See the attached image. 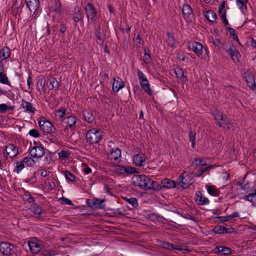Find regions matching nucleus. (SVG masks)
<instances>
[{
	"label": "nucleus",
	"instance_id": "nucleus-1",
	"mask_svg": "<svg viewBox=\"0 0 256 256\" xmlns=\"http://www.w3.org/2000/svg\"><path fill=\"white\" fill-rule=\"evenodd\" d=\"M150 178L144 174H135L132 178L134 186H138L142 189L148 190Z\"/></svg>",
	"mask_w": 256,
	"mask_h": 256
},
{
	"label": "nucleus",
	"instance_id": "nucleus-2",
	"mask_svg": "<svg viewBox=\"0 0 256 256\" xmlns=\"http://www.w3.org/2000/svg\"><path fill=\"white\" fill-rule=\"evenodd\" d=\"M102 133L99 129L94 128L88 130L86 135V142L90 144H98L102 138Z\"/></svg>",
	"mask_w": 256,
	"mask_h": 256
},
{
	"label": "nucleus",
	"instance_id": "nucleus-3",
	"mask_svg": "<svg viewBox=\"0 0 256 256\" xmlns=\"http://www.w3.org/2000/svg\"><path fill=\"white\" fill-rule=\"evenodd\" d=\"M0 252L6 256H17L16 247L9 242H1L0 243Z\"/></svg>",
	"mask_w": 256,
	"mask_h": 256
},
{
	"label": "nucleus",
	"instance_id": "nucleus-4",
	"mask_svg": "<svg viewBox=\"0 0 256 256\" xmlns=\"http://www.w3.org/2000/svg\"><path fill=\"white\" fill-rule=\"evenodd\" d=\"M38 125L40 129L44 132L52 134L55 133L56 131V128L53 126L52 124L44 116L40 118Z\"/></svg>",
	"mask_w": 256,
	"mask_h": 256
},
{
	"label": "nucleus",
	"instance_id": "nucleus-5",
	"mask_svg": "<svg viewBox=\"0 0 256 256\" xmlns=\"http://www.w3.org/2000/svg\"><path fill=\"white\" fill-rule=\"evenodd\" d=\"M214 119L218 122V124L220 127H224V124H230L229 122V119L225 114H222L218 110H214L212 112Z\"/></svg>",
	"mask_w": 256,
	"mask_h": 256
},
{
	"label": "nucleus",
	"instance_id": "nucleus-6",
	"mask_svg": "<svg viewBox=\"0 0 256 256\" xmlns=\"http://www.w3.org/2000/svg\"><path fill=\"white\" fill-rule=\"evenodd\" d=\"M116 172L118 174L119 176L126 174H130L135 173H138L137 169L129 166H124V165H116Z\"/></svg>",
	"mask_w": 256,
	"mask_h": 256
},
{
	"label": "nucleus",
	"instance_id": "nucleus-7",
	"mask_svg": "<svg viewBox=\"0 0 256 256\" xmlns=\"http://www.w3.org/2000/svg\"><path fill=\"white\" fill-rule=\"evenodd\" d=\"M77 118L76 116H70L64 118L62 120V123L65 131L68 128H70L72 130H74L76 128V123Z\"/></svg>",
	"mask_w": 256,
	"mask_h": 256
},
{
	"label": "nucleus",
	"instance_id": "nucleus-8",
	"mask_svg": "<svg viewBox=\"0 0 256 256\" xmlns=\"http://www.w3.org/2000/svg\"><path fill=\"white\" fill-rule=\"evenodd\" d=\"M194 178L190 177L186 172L182 173L178 178L179 184H180L183 188H188L189 186L194 182Z\"/></svg>",
	"mask_w": 256,
	"mask_h": 256
},
{
	"label": "nucleus",
	"instance_id": "nucleus-9",
	"mask_svg": "<svg viewBox=\"0 0 256 256\" xmlns=\"http://www.w3.org/2000/svg\"><path fill=\"white\" fill-rule=\"evenodd\" d=\"M34 144L36 145L34 146L30 150V155L34 158H40L45 154L44 148L41 144L37 145L36 142H34Z\"/></svg>",
	"mask_w": 256,
	"mask_h": 256
},
{
	"label": "nucleus",
	"instance_id": "nucleus-10",
	"mask_svg": "<svg viewBox=\"0 0 256 256\" xmlns=\"http://www.w3.org/2000/svg\"><path fill=\"white\" fill-rule=\"evenodd\" d=\"M182 16L187 22H192L194 19V14L192 8L188 4H184L182 9Z\"/></svg>",
	"mask_w": 256,
	"mask_h": 256
},
{
	"label": "nucleus",
	"instance_id": "nucleus-11",
	"mask_svg": "<svg viewBox=\"0 0 256 256\" xmlns=\"http://www.w3.org/2000/svg\"><path fill=\"white\" fill-rule=\"evenodd\" d=\"M188 46L190 48L192 49L198 56H200L202 53L203 46L198 42L190 41L188 42Z\"/></svg>",
	"mask_w": 256,
	"mask_h": 256
},
{
	"label": "nucleus",
	"instance_id": "nucleus-12",
	"mask_svg": "<svg viewBox=\"0 0 256 256\" xmlns=\"http://www.w3.org/2000/svg\"><path fill=\"white\" fill-rule=\"evenodd\" d=\"M10 158H14L16 156L18 153V149L14 144H10L5 146L4 154H5Z\"/></svg>",
	"mask_w": 256,
	"mask_h": 256
},
{
	"label": "nucleus",
	"instance_id": "nucleus-13",
	"mask_svg": "<svg viewBox=\"0 0 256 256\" xmlns=\"http://www.w3.org/2000/svg\"><path fill=\"white\" fill-rule=\"evenodd\" d=\"M159 244L162 248L170 250H184L182 246L174 245L168 242L160 241Z\"/></svg>",
	"mask_w": 256,
	"mask_h": 256
},
{
	"label": "nucleus",
	"instance_id": "nucleus-14",
	"mask_svg": "<svg viewBox=\"0 0 256 256\" xmlns=\"http://www.w3.org/2000/svg\"><path fill=\"white\" fill-rule=\"evenodd\" d=\"M244 77L247 86L252 90L256 88L255 78L254 75L250 72H244Z\"/></svg>",
	"mask_w": 256,
	"mask_h": 256
},
{
	"label": "nucleus",
	"instance_id": "nucleus-15",
	"mask_svg": "<svg viewBox=\"0 0 256 256\" xmlns=\"http://www.w3.org/2000/svg\"><path fill=\"white\" fill-rule=\"evenodd\" d=\"M104 202V200H100L98 198L95 199H87L86 203L87 205L92 208H102L101 206L102 204Z\"/></svg>",
	"mask_w": 256,
	"mask_h": 256
},
{
	"label": "nucleus",
	"instance_id": "nucleus-16",
	"mask_svg": "<svg viewBox=\"0 0 256 256\" xmlns=\"http://www.w3.org/2000/svg\"><path fill=\"white\" fill-rule=\"evenodd\" d=\"M94 34L96 38L99 41L97 42L100 44H103L104 36L102 32L101 25L100 23H98L96 26L94 28Z\"/></svg>",
	"mask_w": 256,
	"mask_h": 256
},
{
	"label": "nucleus",
	"instance_id": "nucleus-17",
	"mask_svg": "<svg viewBox=\"0 0 256 256\" xmlns=\"http://www.w3.org/2000/svg\"><path fill=\"white\" fill-rule=\"evenodd\" d=\"M124 86V84L122 80L119 78H114V82L112 84V90L114 92H117L118 91Z\"/></svg>",
	"mask_w": 256,
	"mask_h": 256
},
{
	"label": "nucleus",
	"instance_id": "nucleus-18",
	"mask_svg": "<svg viewBox=\"0 0 256 256\" xmlns=\"http://www.w3.org/2000/svg\"><path fill=\"white\" fill-rule=\"evenodd\" d=\"M206 165V162L204 158H195L193 160L190 168L192 170H196L199 166H204Z\"/></svg>",
	"mask_w": 256,
	"mask_h": 256
},
{
	"label": "nucleus",
	"instance_id": "nucleus-19",
	"mask_svg": "<svg viewBox=\"0 0 256 256\" xmlns=\"http://www.w3.org/2000/svg\"><path fill=\"white\" fill-rule=\"evenodd\" d=\"M85 11L88 20L90 16H97V11L91 3L87 4L85 8Z\"/></svg>",
	"mask_w": 256,
	"mask_h": 256
},
{
	"label": "nucleus",
	"instance_id": "nucleus-20",
	"mask_svg": "<svg viewBox=\"0 0 256 256\" xmlns=\"http://www.w3.org/2000/svg\"><path fill=\"white\" fill-rule=\"evenodd\" d=\"M10 50L6 46L0 48V61H2L9 58L10 56Z\"/></svg>",
	"mask_w": 256,
	"mask_h": 256
},
{
	"label": "nucleus",
	"instance_id": "nucleus-21",
	"mask_svg": "<svg viewBox=\"0 0 256 256\" xmlns=\"http://www.w3.org/2000/svg\"><path fill=\"white\" fill-rule=\"evenodd\" d=\"M26 6L30 11L36 12L40 6V1L25 0Z\"/></svg>",
	"mask_w": 256,
	"mask_h": 256
},
{
	"label": "nucleus",
	"instance_id": "nucleus-22",
	"mask_svg": "<svg viewBox=\"0 0 256 256\" xmlns=\"http://www.w3.org/2000/svg\"><path fill=\"white\" fill-rule=\"evenodd\" d=\"M203 13L204 14L205 18L210 22H214L217 18L216 14L212 10L204 11Z\"/></svg>",
	"mask_w": 256,
	"mask_h": 256
},
{
	"label": "nucleus",
	"instance_id": "nucleus-23",
	"mask_svg": "<svg viewBox=\"0 0 256 256\" xmlns=\"http://www.w3.org/2000/svg\"><path fill=\"white\" fill-rule=\"evenodd\" d=\"M144 156L142 154H138L134 155L132 160L134 164L136 166H142V163L145 160Z\"/></svg>",
	"mask_w": 256,
	"mask_h": 256
},
{
	"label": "nucleus",
	"instance_id": "nucleus-24",
	"mask_svg": "<svg viewBox=\"0 0 256 256\" xmlns=\"http://www.w3.org/2000/svg\"><path fill=\"white\" fill-rule=\"evenodd\" d=\"M28 246L30 251L34 254H38L42 250V247L40 244L34 242H28Z\"/></svg>",
	"mask_w": 256,
	"mask_h": 256
},
{
	"label": "nucleus",
	"instance_id": "nucleus-25",
	"mask_svg": "<svg viewBox=\"0 0 256 256\" xmlns=\"http://www.w3.org/2000/svg\"><path fill=\"white\" fill-rule=\"evenodd\" d=\"M162 188H175L176 184L175 182L170 179H164L161 181Z\"/></svg>",
	"mask_w": 256,
	"mask_h": 256
},
{
	"label": "nucleus",
	"instance_id": "nucleus-26",
	"mask_svg": "<svg viewBox=\"0 0 256 256\" xmlns=\"http://www.w3.org/2000/svg\"><path fill=\"white\" fill-rule=\"evenodd\" d=\"M82 116L86 121L91 124L94 120V116L92 113L86 110H83L82 112Z\"/></svg>",
	"mask_w": 256,
	"mask_h": 256
},
{
	"label": "nucleus",
	"instance_id": "nucleus-27",
	"mask_svg": "<svg viewBox=\"0 0 256 256\" xmlns=\"http://www.w3.org/2000/svg\"><path fill=\"white\" fill-rule=\"evenodd\" d=\"M174 73L177 78H180L182 82L188 80V78L184 75V71L182 68L178 66L174 70Z\"/></svg>",
	"mask_w": 256,
	"mask_h": 256
},
{
	"label": "nucleus",
	"instance_id": "nucleus-28",
	"mask_svg": "<svg viewBox=\"0 0 256 256\" xmlns=\"http://www.w3.org/2000/svg\"><path fill=\"white\" fill-rule=\"evenodd\" d=\"M22 108L25 110V111L26 112L34 113L35 112V108L33 107L32 104L30 102H26L25 100H22Z\"/></svg>",
	"mask_w": 256,
	"mask_h": 256
},
{
	"label": "nucleus",
	"instance_id": "nucleus-29",
	"mask_svg": "<svg viewBox=\"0 0 256 256\" xmlns=\"http://www.w3.org/2000/svg\"><path fill=\"white\" fill-rule=\"evenodd\" d=\"M168 38L166 41L168 46L171 48L176 47L177 42L173 34L170 32H167Z\"/></svg>",
	"mask_w": 256,
	"mask_h": 256
},
{
	"label": "nucleus",
	"instance_id": "nucleus-30",
	"mask_svg": "<svg viewBox=\"0 0 256 256\" xmlns=\"http://www.w3.org/2000/svg\"><path fill=\"white\" fill-rule=\"evenodd\" d=\"M121 156V150L118 148H112L110 154L111 160L116 161Z\"/></svg>",
	"mask_w": 256,
	"mask_h": 256
},
{
	"label": "nucleus",
	"instance_id": "nucleus-31",
	"mask_svg": "<svg viewBox=\"0 0 256 256\" xmlns=\"http://www.w3.org/2000/svg\"><path fill=\"white\" fill-rule=\"evenodd\" d=\"M73 20L76 22H84V14L80 10H78L77 11H75L72 16Z\"/></svg>",
	"mask_w": 256,
	"mask_h": 256
},
{
	"label": "nucleus",
	"instance_id": "nucleus-32",
	"mask_svg": "<svg viewBox=\"0 0 256 256\" xmlns=\"http://www.w3.org/2000/svg\"><path fill=\"white\" fill-rule=\"evenodd\" d=\"M149 184L150 186H148V190H152L158 191L162 188V187L161 186L162 184H158L157 182L154 181L151 178L150 179Z\"/></svg>",
	"mask_w": 256,
	"mask_h": 256
},
{
	"label": "nucleus",
	"instance_id": "nucleus-33",
	"mask_svg": "<svg viewBox=\"0 0 256 256\" xmlns=\"http://www.w3.org/2000/svg\"><path fill=\"white\" fill-rule=\"evenodd\" d=\"M38 254L40 256H54L56 255V252L54 250L42 248V250Z\"/></svg>",
	"mask_w": 256,
	"mask_h": 256
},
{
	"label": "nucleus",
	"instance_id": "nucleus-34",
	"mask_svg": "<svg viewBox=\"0 0 256 256\" xmlns=\"http://www.w3.org/2000/svg\"><path fill=\"white\" fill-rule=\"evenodd\" d=\"M196 134L194 131L192 130L190 128L188 132V137L190 142H192V147L194 148L195 147L196 144Z\"/></svg>",
	"mask_w": 256,
	"mask_h": 256
},
{
	"label": "nucleus",
	"instance_id": "nucleus-35",
	"mask_svg": "<svg viewBox=\"0 0 256 256\" xmlns=\"http://www.w3.org/2000/svg\"><path fill=\"white\" fill-rule=\"evenodd\" d=\"M226 31L229 34L230 36L232 38L233 40H235L238 42L240 46H241V43L240 42L238 37L236 34H235V30L231 28H228L226 30Z\"/></svg>",
	"mask_w": 256,
	"mask_h": 256
},
{
	"label": "nucleus",
	"instance_id": "nucleus-36",
	"mask_svg": "<svg viewBox=\"0 0 256 256\" xmlns=\"http://www.w3.org/2000/svg\"><path fill=\"white\" fill-rule=\"evenodd\" d=\"M140 85L144 89L145 92H146L148 95L152 96V91L150 88V84L149 83L148 80V82H146V84H144L143 82L140 83Z\"/></svg>",
	"mask_w": 256,
	"mask_h": 256
},
{
	"label": "nucleus",
	"instance_id": "nucleus-37",
	"mask_svg": "<svg viewBox=\"0 0 256 256\" xmlns=\"http://www.w3.org/2000/svg\"><path fill=\"white\" fill-rule=\"evenodd\" d=\"M196 200L199 205H206L209 203V200L208 198L203 197L202 196L197 195L196 198Z\"/></svg>",
	"mask_w": 256,
	"mask_h": 256
},
{
	"label": "nucleus",
	"instance_id": "nucleus-38",
	"mask_svg": "<svg viewBox=\"0 0 256 256\" xmlns=\"http://www.w3.org/2000/svg\"><path fill=\"white\" fill-rule=\"evenodd\" d=\"M30 210L35 214L41 215L42 214V209L41 207L38 206L36 204L32 205Z\"/></svg>",
	"mask_w": 256,
	"mask_h": 256
},
{
	"label": "nucleus",
	"instance_id": "nucleus-39",
	"mask_svg": "<svg viewBox=\"0 0 256 256\" xmlns=\"http://www.w3.org/2000/svg\"><path fill=\"white\" fill-rule=\"evenodd\" d=\"M122 198L134 208H136L138 206V200L135 198H127L126 197H122Z\"/></svg>",
	"mask_w": 256,
	"mask_h": 256
},
{
	"label": "nucleus",
	"instance_id": "nucleus-40",
	"mask_svg": "<svg viewBox=\"0 0 256 256\" xmlns=\"http://www.w3.org/2000/svg\"><path fill=\"white\" fill-rule=\"evenodd\" d=\"M215 250H218V252H222L225 255L230 254L232 251L230 248L224 246H216Z\"/></svg>",
	"mask_w": 256,
	"mask_h": 256
},
{
	"label": "nucleus",
	"instance_id": "nucleus-41",
	"mask_svg": "<svg viewBox=\"0 0 256 256\" xmlns=\"http://www.w3.org/2000/svg\"><path fill=\"white\" fill-rule=\"evenodd\" d=\"M207 190L209 194L214 196H218L220 194L219 190L214 186H208Z\"/></svg>",
	"mask_w": 256,
	"mask_h": 256
},
{
	"label": "nucleus",
	"instance_id": "nucleus-42",
	"mask_svg": "<svg viewBox=\"0 0 256 256\" xmlns=\"http://www.w3.org/2000/svg\"><path fill=\"white\" fill-rule=\"evenodd\" d=\"M228 54L230 56L234 62L236 63L239 62L240 58L241 56L238 50L232 52L228 53Z\"/></svg>",
	"mask_w": 256,
	"mask_h": 256
},
{
	"label": "nucleus",
	"instance_id": "nucleus-43",
	"mask_svg": "<svg viewBox=\"0 0 256 256\" xmlns=\"http://www.w3.org/2000/svg\"><path fill=\"white\" fill-rule=\"evenodd\" d=\"M37 89L40 92L42 90L45 92L46 90L45 88V84L42 78L38 79L36 83Z\"/></svg>",
	"mask_w": 256,
	"mask_h": 256
},
{
	"label": "nucleus",
	"instance_id": "nucleus-44",
	"mask_svg": "<svg viewBox=\"0 0 256 256\" xmlns=\"http://www.w3.org/2000/svg\"><path fill=\"white\" fill-rule=\"evenodd\" d=\"M16 166V168L14 170V172H16L17 174H18L20 171H22L24 168V164L22 162V160L19 162H16L15 163Z\"/></svg>",
	"mask_w": 256,
	"mask_h": 256
},
{
	"label": "nucleus",
	"instance_id": "nucleus-45",
	"mask_svg": "<svg viewBox=\"0 0 256 256\" xmlns=\"http://www.w3.org/2000/svg\"><path fill=\"white\" fill-rule=\"evenodd\" d=\"M22 162L26 166H32L36 163L35 160L30 157H26L22 160Z\"/></svg>",
	"mask_w": 256,
	"mask_h": 256
},
{
	"label": "nucleus",
	"instance_id": "nucleus-46",
	"mask_svg": "<svg viewBox=\"0 0 256 256\" xmlns=\"http://www.w3.org/2000/svg\"><path fill=\"white\" fill-rule=\"evenodd\" d=\"M62 173L66 178L70 182H74L76 180V176L70 172L64 170Z\"/></svg>",
	"mask_w": 256,
	"mask_h": 256
},
{
	"label": "nucleus",
	"instance_id": "nucleus-47",
	"mask_svg": "<svg viewBox=\"0 0 256 256\" xmlns=\"http://www.w3.org/2000/svg\"><path fill=\"white\" fill-rule=\"evenodd\" d=\"M248 0H236V4L238 6H240V8L241 10H246V2H248Z\"/></svg>",
	"mask_w": 256,
	"mask_h": 256
},
{
	"label": "nucleus",
	"instance_id": "nucleus-48",
	"mask_svg": "<svg viewBox=\"0 0 256 256\" xmlns=\"http://www.w3.org/2000/svg\"><path fill=\"white\" fill-rule=\"evenodd\" d=\"M0 82L8 85L10 84L6 75L2 72H0Z\"/></svg>",
	"mask_w": 256,
	"mask_h": 256
},
{
	"label": "nucleus",
	"instance_id": "nucleus-49",
	"mask_svg": "<svg viewBox=\"0 0 256 256\" xmlns=\"http://www.w3.org/2000/svg\"><path fill=\"white\" fill-rule=\"evenodd\" d=\"M138 76L140 81V83L142 82H146L148 80L144 74L140 70H138Z\"/></svg>",
	"mask_w": 256,
	"mask_h": 256
},
{
	"label": "nucleus",
	"instance_id": "nucleus-50",
	"mask_svg": "<svg viewBox=\"0 0 256 256\" xmlns=\"http://www.w3.org/2000/svg\"><path fill=\"white\" fill-rule=\"evenodd\" d=\"M50 84L52 85V88L58 89L59 86V83L58 81L54 78H50Z\"/></svg>",
	"mask_w": 256,
	"mask_h": 256
},
{
	"label": "nucleus",
	"instance_id": "nucleus-51",
	"mask_svg": "<svg viewBox=\"0 0 256 256\" xmlns=\"http://www.w3.org/2000/svg\"><path fill=\"white\" fill-rule=\"evenodd\" d=\"M66 110L64 108H62L58 110L56 112V116L58 115L59 118H62L66 114Z\"/></svg>",
	"mask_w": 256,
	"mask_h": 256
},
{
	"label": "nucleus",
	"instance_id": "nucleus-52",
	"mask_svg": "<svg viewBox=\"0 0 256 256\" xmlns=\"http://www.w3.org/2000/svg\"><path fill=\"white\" fill-rule=\"evenodd\" d=\"M224 227L222 226H215L212 230V232H214L216 234H224Z\"/></svg>",
	"mask_w": 256,
	"mask_h": 256
},
{
	"label": "nucleus",
	"instance_id": "nucleus-53",
	"mask_svg": "<svg viewBox=\"0 0 256 256\" xmlns=\"http://www.w3.org/2000/svg\"><path fill=\"white\" fill-rule=\"evenodd\" d=\"M212 43L215 46H218L219 48H224V44L218 38L212 40Z\"/></svg>",
	"mask_w": 256,
	"mask_h": 256
},
{
	"label": "nucleus",
	"instance_id": "nucleus-54",
	"mask_svg": "<svg viewBox=\"0 0 256 256\" xmlns=\"http://www.w3.org/2000/svg\"><path fill=\"white\" fill-rule=\"evenodd\" d=\"M8 110H12L10 106H8L6 104H0V113L4 114Z\"/></svg>",
	"mask_w": 256,
	"mask_h": 256
},
{
	"label": "nucleus",
	"instance_id": "nucleus-55",
	"mask_svg": "<svg viewBox=\"0 0 256 256\" xmlns=\"http://www.w3.org/2000/svg\"><path fill=\"white\" fill-rule=\"evenodd\" d=\"M29 134L34 138H38L40 136V134L38 131L36 129H32L29 131Z\"/></svg>",
	"mask_w": 256,
	"mask_h": 256
},
{
	"label": "nucleus",
	"instance_id": "nucleus-56",
	"mask_svg": "<svg viewBox=\"0 0 256 256\" xmlns=\"http://www.w3.org/2000/svg\"><path fill=\"white\" fill-rule=\"evenodd\" d=\"M70 154L68 151L65 150H62L60 152L58 153L59 157L63 158H68Z\"/></svg>",
	"mask_w": 256,
	"mask_h": 256
},
{
	"label": "nucleus",
	"instance_id": "nucleus-57",
	"mask_svg": "<svg viewBox=\"0 0 256 256\" xmlns=\"http://www.w3.org/2000/svg\"><path fill=\"white\" fill-rule=\"evenodd\" d=\"M151 56L150 54H144L143 60L146 64H149L151 61Z\"/></svg>",
	"mask_w": 256,
	"mask_h": 256
},
{
	"label": "nucleus",
	"instance_id": "nucleus-58",
	"mask_svg": "<svg viewBox=\"0 0 256 256\" xmlns=\"http://www.w3.org/2000/svg\"><path fill=\"white\" fill-rule=\"evenodd\" d=\"M60 200L62 202H64V203L68 205H70V206L74 205L73 203L72 202V201L70 200H69L68 198H66L64 196H62V198H60Z\"/></svg>",
	"mask_w": 256,
	"mask_h": 256
},
{
	"label": "nucleus",
	"instance_id": "nucleus-59",
	"mask_svg": "<svg viewBox=\"0 0 256 256\" xmlns=\"http://www.w3.org/2000/svg\"><path fill=\"white\" fill-rule=\"evenodd\" d=\"M226 3V2L224 1L222 2V3L220 6L218 8V12L219 14H222V10H224V9L225 8Z\"/></svg>",
	"mask_w": 256,
	"mask_h": 256
},
{
	"label": "nucleus",
	"instance_id": "nucleus-60",
	"mask_svg": "<svg viewBox=\"0 0 256 256\" xmlns=\"http://www.w3.org/2000/svg\"><path fill=\"white\" fill-rule=\"evenodd\" d=\"M213 168L212 165H209L208 166L202 168L200 169H199L202 174H203L204 172L210 170L212 168Z\"/></svg>",
	"mask_w": 256,
	"mask_h": 256
},
{
	"label": "nucleus",
	"instance_id": "nucleus-61",
	"mask_svg": "<svg viewBox=\"0 0 256 256\" xmlns=\"http://www.w3.org/2000/svg\"><path fill=\"white\" fill-rule=\"evenodd\" d=\"M234 229L233 228H226L224 227V234H232L234 232Z\"/></svg>",
	"mask_w": 256,
	"mask_h": 256
},
{
	"label": "nucleus",
	"instance_id": "nucleus-62",
	"mask_svg": "<svg viewBox=\"0 0 256 256\" xmlns=\"http://www.w3.org/2000/svg\"><path fill=\"white\" fill-rule=\"evenodd\" d=\"M237 50L236 49V46L232 44L229 47V48L228 49L226 50V52H227L228 54V53H230V52H234V51H236V50Z\"/></svg>",
	"mask_w": 256,
	"mask_h": 256
},
{
	"label": "nucleus",
	"instance_id": "nucleus-63",
	"mask_svg": "<svg viewBox=\"0 0 256 256\" xmlns=\"http://www.w3.org/2000/svg\"><path fill=\"white\" fill-rule=\"evenodd\" d=\"M218 219L222 222H228V219L226 216H219L216 218Z\"/></svg>",
	"mask_w": 256,
	"mask_h": 256
},
{
	"label": "nucleus",
	"instance_id": "nucleus-64",
	"mask_svg": "<svg viewBox=\"0 0 256 256\" xmlns=\"http://www.w3.org/2000/svg\"><path fill=\"white\" fill-rule=\"evenodd\" d=\"M192 174L194 176H196V177H200V176L202 174L200 170H198L196 171V172H194L192 171Z\"/></svg>",
	"mask_w": 256,
	"mask_h": 256
}]
</instances>
